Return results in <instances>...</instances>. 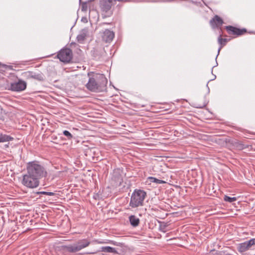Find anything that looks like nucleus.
Wrapping results in <instances>:
<instances>
[{"instance_id":"27","label":"nucleus","mask_w":255,"mask_h":255,"mask_svg":"<svg viewBox=\"0 0 255 255\" xmlns=\"http://www.w3.org/2000/svg\"><path fill=\"white\" fill-rule=\"evenodd\" d=\"M37 194H44V195H48V196H53V195H55V193L54 192H46V191L38 192Z\"/></svg>"},{"instance_id":"31","label":"nucleus","mask_w":255,"mask_h":255,"mask_svg":"<svg viewBox=\"0 0 255 255\" xmlns=\"http://www.w3.org/2000/svg\"><path fill=\"white\" fill-rule=\"evenodd\" d=\"M0 66H2L4 68H6V67H8L9 69H11L10 68V67L11 66H7L5 64H1L0 62Z\"/></svg>"},{"instance_id":"15","label":"nucleus","mask_w":255,"mask_h":255,"mask_svg":"<svg viewBox=\"0 0 255 255\" xmlns=\"http://www.w3.org/2000/svg\"><path fill=\"white\" fill-rule=\"evenodd\" d=\"M251 247L249 241L245 242L239 244L238 251L240 252H245Z\"/></svg>"},{"instance_id":"16","label":"nucleus","mask_w":255,"mask_h":255,"mask_svg":"<svg viewBox=\"0 0 255 255\" xmlns=\"http://www.w3.org/2000/svg\"><path fill=\"white\" fill-rule=\"evenodd\" d=\"M90 244V242H89L88 240L83 239L79 241L76 244V245H77L79 251H80L82 249L89 246Z\"/></svg>"},{"instance_id":"21","label":"nucleus","mask_w":255,"mask_h":255,"mask_svg":"<svg viewBox=\"0 0 255 255\" xmlns=\"http://www.w3.org/2000/svg\"><path fill=\"white\" fill-rule=\"evenodd\" d=\"M95 0H88L87 1L82 2L81 4V8L82 11L86 12L88 10V4L90 2L94 1Z\"/></svg>"},{"instance_id":"32","label":"nucleus","mask_w":255,"mask_h":255,"mask_svg":"<svg viewBox=\"0 0 255 255\" xmlns=\"http://www.w3.org/2000/svg\"><path fill=\"white\" fill-rule=\"evenodd\" d=\"M117 0L119 1H124V2H129L130 1V0Z\"/></svg>"},{"instance_id":"23","label":"nucleus","mask_w":255,"mask_h":255,"mask_svg":"<svg viewBox=\"0 0 255 255\" xmlns=\"http://www.w3.org/2000/svg\"><path fill=\"white\" fill-rule=\"evenodd\" d=\"M86 38V34L84 33H81L77 35L76 39L78 42L82 43Z\"/></svg>"},{"instance_id":"3","label":"nucleus","mask_w":255,"mask_h":255,"mask_svg":"<svg viewBox=\"0 0 255 255\" xmlns=\"http://www.w3.org/2000/svg\"><path fill=\"white\" fill-rule=\"evenodd\" d=\"M146 193L140 189H135L130 197L129 205L132 208L142 206Z\"/></svg>"},{"instance_id":"35","label":"nucleus","mask_w":255,"mask_h":255,"mask_svg":"<svg viewBox=\"0 0 255 255\" xmlns=\"http://www.w3.org/2000/svg\"><path fill=\"white\" fill-rule=\"evenodd\" d=\"M79 2H80V4H81V3H82V2L81 1V0H79Z\"/></svg>"},{"instance_id":"26","label":"nucleus","mask_w":255,"mask_h":255,"mask_svg":"<svg viewBox=\"0 0 255 255\" xmlns=\"http://www.w3.org/2000/svg\"><path fill=\"white\" fill-rule=\"evenodd\" d=\"M63 134L66 136L68 139L70 140L73 138V135L71 134V133L68 130H64Z\"/></svg>"},{"instance_id":"14","label":"nucleus","mask_w":255,"mask_h":255,"mask_svg":"<svg viewBox=\"0 0 255 255\" xmlns=\"http://www.w3.org/2000/svg\"><path fill=\"white\" fill-rule=\"evenodd\" d=\"M222 32H220V35H219V37L218 38V41L219 44L221 46H220V48L218 49L217 56L219 55V52H220L221 49L222 48V47L223 46H224L225 45H226L227 42H228L230 40L229 39L223 38L222 37Z\"/></svg>"},{"instance_id":"13","label":"nucleus","mask_w":255,"mask_h":255,"mask_svg":"<svg viewBox=\"0 0 255 255\" xmlns=\"http://www.w3.org/2000/svg\"><path fill=\"white\" fill-rule=\"evenodd\" d=\"M31 79H33L38 81H43L44 80V75L41 72H35L32 71Z\"/></svg>"},{"instance_id":"10","label":"nucleus","mask_w":255,"mask_h":255,"mask_svg":"<svg viewBox=\"0 0 255 255\" xmlns=\"http://www.w3.org/2000/svg\"><path fill=\"white\" fill-rule=\"evenodd\" d=\"M60 251L63 253H74L79 251L76 244L61 246L60 247Z\"/></svg>"},{"instance_id":"20","label":"nucleus","mask_w":255,"mask_h":255,"mask_svg":"<svg viewBox=\"0 0 255 255\" xmlns=\"http://www.w3.org/2000/svg\"><path fill=\"white\" fill-rule=\"evenodd\" d=\"M101 251L109 253H117V251L115 248L109 246L102 247L101 248Z\"/></svg>"},{"instance_id":"5","label":"nucleus","mask_w":255,"mask_h":255,"mask_svg":"<svg viewBox=\"0 0 255 255\" xmlns=\"http://www.w3.org/2000/svg\"><path fill=\"white\" fill-rule=\"evenodd\" d=\"M57 57L60 61L68 63L71 62L73 58L72 51L68 48H63L58 52Z\"/></svg>"},{"instance_id":"29","label":"nucleus","mask_w":255,"mask_h":255,"mask_svg":"<svg viewBox=\"0 0 255 255\" xmlns=\"http://www.w3.org/2000/svg\"><path fill=\"white\" fill-rule=\"evenodd\" d=\"M250 244L252 247L253 245H255V238L249 240Z\"/></svg>"},{"instance_id":"11","label":"nucleus","mask_w":255,"mask_h":255,"mask_svg":"<svg viewBox=\"0 0 255 255\" xmlns=\"http://www.w3.org/2000/svg\"><path fill=\"white\" fill-rule=\"evenodd\" d=\"M115 37V33L110 30L109 29H106L103 33L102 36V40L106 43L111 42Z\"/></svg>"},{"instance_id":"2","label":"nucleus","mask_w":255,"mask_h":255,"mask_svg":"<svg viewBox=\"0 0 255 255\" xmlns=\"http://www.w3.org/2000/svg\"><path fill=\"white\" fill-rule=\"evenodd\" d=\"M26 171L40 179L45 178L47 175V172L44 167L36 160L27 163Z\"/></svg>"},{"instance_id":"4","label":"nucleus","mask_w":255,"mask_h":255,"mask_svg":"<svg viewBox=\"0 0 255 255\" xmlns=\"http://www.w3.org/2000/svg\"><path fill=\"white\" fill-rule=\"evenodd\" d=\"M39 178L26 171V173L23 175L22 184L27 188H36L39 185Z\"/></svg>"},{"instance_id":"7","label":"nucleus","mask_w":255,"mask_h":255,"mask_svg":"<svg viewBox=\"0 0 255 255\" xmlns=\"http://www.w3.org/2000/svg\"><path fill=\"white\" fill-rule=\"evenodd\" d=\"M225 28L229 35H234L237 36H241L247 32V30L245 28L241 29L232 25L226 26Z\"/></svg>"},{"instance_id":"8","label":"nucleus","mask_w":255,"mask_h":255,"mask_svg":"<svg viewBox=\"0 0 255 255\" xmlns=\"http://www.w3.org/2000/svg\"><path fill=\"white\" fill-rule=\"evenodd\" d=\"M26 85L24 81L19 79L17 82L10 84V90L12 91L20 92L26 89Z\"/></svg>"},{"instance_id":"19","label":"nucleus","mask_w":255,"mask_h":255,"mask_svg":"<svg viewBox=\"0 0 255 255\" xmlns=\"http://www.w3.org/2000/svg\"><path fill=\"white\" fill-rule=\"evenodd\" d=\"M129 220L131 225L133 227H137L139 224V219L135 215H131L129 217Z\"/></svg>"},{"instance_id":"24","label":"nucleus","mask_w":255,"mask_h":255,"mask_svg":"<svg viewBox=\"0 0 255 255\" xmlns=\"http://www.w3.org/2000/svg\"><path fill=\"white\" fill-rule=\"evenodd\" d=\"M31 72H32V71H26V72H23L21 74V75L23 77V78H24V79H25L26 80L31 79Z\"/></svg>"},{"instance_id":"22","label":"nucleus","mask_w":255,"mask_h":255,"mask_svg":"<svg viewBox=\"0 0 255 255\" xmlns=\"http://www.w3.org/2000/svg\"><path fill=\"white\" fill-rule=\"evenodd\" d=\"M147 179L149 182H152V183H155L156 184H162V183H165V181H164L162 180L157 179L153 177H148Z\"/></svg>"},{"instance_id":"1","label":"nucleus","mask_w":255,"mask_h":255,"mask_svg":"<svg viewBox=\"0 0 255 255\" xmlns=\"http://www.w3.org/2000/svg\"><path fill=\"white\" fill-rule=\"evenodd\" d=\"M88 76L89 78L85 86L89 91L100 93L106 90L108 80L104 74L90 72Z\"/></svg>"},{"instance_id":"6","label":"nucleus","mask_w":255,"mask_h":255,"mask_svg":"<svg viewBox=\"0 0 255 255\" xmlns=\"http://www.w3.org/2000/svg\"><path fill=\"white\" fill-rule=\"evenodd\" d=\"M100 4L102 11L103 18L110 17L112 15L113 11L111 9L112 0H101Z\"/></svg>"},{"instance_id":"30","label":"nucleus","mask_w":255,"mask_h":255,"mask_svg":"<svg viewBox=\"0 0 255 255\" xmlns=\"http://www.w3.org/2000/svg\"><path fill=\"white\" fill-rule=\"evenodd\" d=\"M207 104L206 103H203V104L202 105H198L196 108H200V109H202V108H204L206 106Z\"/></svg>"},{"instance_id":"28","label":"nucleus","mask_w":255,"mask_h":255,"mask_svg":"<svg viewBox=\"0 0 255 255\" xmlns=\"http://www.w3.org/2000/svg\"><path fill=\"white\" fill-rule=\"evenodd\" d=\"M144 1L147 2H163V0H144Z\"/></svg>"},{"instance_id":"25","label":"nucleus","mask_w":255,"mask_h":255,"mask_svg":"<svg viewBox=\"0 0 255 255\" xmlns=\"http://www.w3.org/2000/svg\"><path fill=\"white\" fill-rule=\"evenodd\" d=\"M224 201L226 202H228L230 203H232L237 200V198L236 197H230L227 195H225L224 197Z\"/></svg>"},{"instance_id":"12","label":"nucleus","mask_w":255,"mask_h":255,"mask_svg":"<svg viewBox=\"0 0 255 255\" xmlns=\"http://www.w3.org/2000/svg\"><path fill=\"white\" fill-rule=\"evenodd\" d=\"M231 144L235 148L239 150L247 148L249 146V145L245 144L243 141L238 140L232 141Z\"/></svg>"},{"instance_id":"17","label":"nucleus","mask_w":255,"mask_h":255,"mask_svg":"<svg viewBox=\"0 0 255 255\" xmlns=\"http://www.w3.org/2000/svg\"><path fill=\"white\" fill-rule=\"evenodd\" d=\"M112 179L115 182L116 186H120L123 182L122 176L120 174H116L113 175Z\"/></svg>"},{"instance_id":"34","label":"nucleus","mask_w":255,"mask_h":255,"mask_svg":"<svg viewBox=\"0 0 255 255\" xmlns=\"http://www.w3.org/2000/svg\"><path fill=\"white\" fill-rule=\"evenodd\" d=\"M4 146H5V147H8L9 146V143H8V144H5V145H4Z\"/></svg>"},{"instance_id":"18","label":"nucleus","mask_w":255,"mask_h":255,"mask_svg":"<svg viewBox=\"0 0 255 255\" xmlns=\"http://www.w3.org/2000/svg\"><path fill=\"white\" fill-rule=\"evenodd\" d=\"M14 138L9 135L0 133V143L12 141Z\"/></svg>"},{"instance_id":"33","label":"nucleus","mask_w":255,"mask_h":255,"mask_svg":"<svg viewBox=\"0 0 255 255\" xmlns=\"http://www.w3.org/2000/svg\"><path fill=\"white\" fill-rule=\"evenodd\" d=\"M2 108L0 106V116L2 114Z\"/></svg>"},{"instance_id":"9","label":"nucleus","mask_w":255,"mask_h":255,"mask_svg":"<svg viewBox=\"0 0 255 255\" xmlns=\"http://www.w3.org/2000/svg\"><path fill=\"white\" fill-rule=\"evenodd\" d=\"M210 24L213 29L220 28L222 32L221 26L224 23V21L221 17L218 15H215L210 20Z\"/></svg>"}]
</instances>
